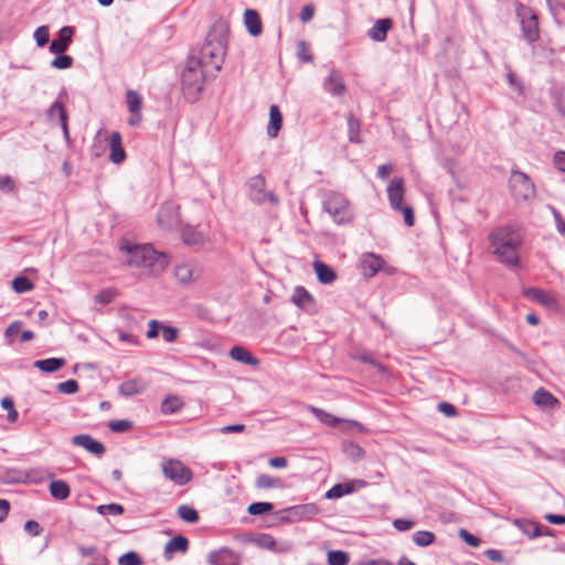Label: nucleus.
I'll use <instances>...</instances> for the list:
<instances>
[{
    "mask_svg": "<svg viewBox=\"0 0 565 565\" xmlns=\"http://www.w3.org/2000/svg\"><path fill=\"white\" fill-rule=\"evenodd\" d=\"M230 356L241 363L250 366H257L259 364V360L256 359L249 351L245 348L235 345L230 350Z\"/></svg>",
    "mask_w": 565,
    "mask_h": 565,
    "instance_id": "obj_27",
    "label": "nucleus"
},
{
    "mask_svg": "<svg viewBox=\"0 0 565 565\" xmlns=\"http://www.w3.org/2000/svg\"><path fill=\"white\" fill-rule=\"evenodd\" d=\"M24 530L32 536H38L42 532L41 525L36 521H33V520H29L25 522Z\"/></svg>",
    "mask_w": 565,
    "mask_h": 565,
    "instance_id": "obj_61",
    "label": "nucleus"
},
{
    "mask_svg": "<svg viewBox=\"0 0 565 565\" xmlns=\"http://www.w3.org/2000/svg\"><path fill=\"white\" fill-rule=\"evenodd\" d=\"M214 78L206 73L204 68L198 67L196 61H186V65L181 74L182 93L190 103L199 100L206 81Z\"/></svg>",
    "mask_w": 565,
    "mask_h": 565,
    "instance_id": "obj_4",
    "label": "nucleus"
},
{
    "mask_svg": "<svg viewBox=\"0 0 565 565\" xmlns=\"http://www.w3.org/2000/svg\"><path fill=\"white\" fill-rule=\"evenodd\" d=\"M516 17L520 20L523 36L529 43L539 40L537 17L531 8L519 3L516 6Z\"/></svg>",
    "mask_w": 565,
    "mask_h": 565,
    "instance_id": "obj_8",
    "label": "nucleus"
},
{
    "mask_svg": "<svg viewBox=\"0 0 565 565\" xmlns=\"http://www.w3.org/2000/svg\"><path fill=\"white\" fill-rule=\"evenodd\" d=\"M96 510L102 515H106V514L121 515L125 511L124 507L118 503L102 504V505H98Z\"/></svg>",
    "mask_w": 565,
    "mask_h": 565,
    "instance_id": "obj_46",
    "label": "nucleus"
},
{
    "mask_svg": "<svg viewBox=\"0 0 565 565\" xmlns=\"http://www.w3.org/2000/svg\"><path fill=\"white\" fill-rule=\"evenodd\" d=\"M160 466L163 476L175 486H185L193 478L192 470L179 459H163Z\"/></svg>",
    "mask_w": 565,
    "mask_h": 565,
    "instance_id": "obj_7",
    "label": "nucleus"
},
{
    "mask_svg": "<svg viewBox=\"0 0 565 565\" xmlns=\"http://www.w3.org/2000/svg\"><path fill=\"white\" fill-rule=\"evenodd\" d=\"M162 338L166 342L172 343L179 337V329L172 326H161Z\"/></svg>",
    "mask_w": 565,
    "mask_h": 565,
    "instance_id": "obj_53",
    "label": "nucleus"
},
{
    "mask_svg": "<svg viewBox=\"0 0 565 565\" xmlns=\"http://www.w3.org/2000/svg\"><path fill=\"white\" fill-rule=\"evenodd\" d=\"M117 295L118 291L115 288H106L95 296V301L102 305H108L116 298Z\"/></svg>",
    "mask_w": 565,
    "mask_h": 565,
    "instance_id": "obj_43",
    "label": "nucleus"
},
{
    "mask_svg": "<svg viewBox=\"0 0 565 565\" xmlns=\"http://www.w3.org/2000/svg\"><path fill=\"white\" fill-rule=\"evenodd\" d=\"M0 190L7 193L14 190V182L9 175H0Z\"/></svg>",
    "mask_w": 565,
    "mask_h": 565,
    "instance_id": "obj_62",
    "label": "nucleus"
},
{
    "mask_svg": "<svg viewBox=\"0 0 565 565\" xmlns=\"http://www.w3.org/2000/svg\"><path fill=\"white\" fill-rule=\"evenodd\" d=\"M317 278L321 284H332L337 275L334 270L322 262H316L313 264Z\"/></svg>",
    "mask_w": 565,
    "mask_h": 565,
    "instance_id": "obj_34",
    "label": "nucleus"
},
{
    "mask_svg": "<svg viewBox=\"0 0 565 565\" xmlns=\"http://www.w3.org/2000/svg\"><path fill=\"white\" fill-rule=\"evenodd\" d=\"M459 537H461L469 546L478 547L481 543L480 539L472 535L465 529H460L458 532Z\"/></svg>",
    "mask_w": 565,
    "mask_h": 565,
    "instance_id": "obj_55",
    "label": "nucleus"
},
{
    "mask_svg": "<svg viewBox=\"0 0 565 565\" xmlns=\"http://www.w3.org/2000/svg\"><path fill=\"white\" fill-rule=\"evenodd\" d=\"M282 125V115L277 105H271L269 108V122L267 126V134L269 137H277Z\"/></svg>",
    "mask_w": 565,
    "mask_h": 565,
    "instance_id": "obj_26",
    "label": "nucleus"
},
{
    "mask_svg": "<svg viewBox=\"0 0 565 565\" xmlns=\"http://www.w3.org/2000/svg\"><path fill=\"white\" fill-rule=\"evenodd\" d=\"M414 543L419 547H426L434 543L435 534L430 531H417L413 534Z\"/></svg>",
    "mask_w": 565,
    "mask_h": 565,
    "instance_id": "obj_41",
    "label": "nucleus"
},
{
    "mask_svg": "<svg viewBox=\"0 0 565 565\" xmlns=\"http://www.w3.org/2000/svg\"><path fill=\"white\" fill-rule=\"evenodd\" d=\"M55 115L60 119V124H61L64 137L66 139H68L70 132H68V126H67V113L65 110L64 105L61 102H58V100L54 102L50 106V108L47 109V117H49V119L52 120Z\"/></svg>",
    "mask_w": 565,
    "mask_h": 565,
    "instance_id": "obj_24",
    "label": "nucleus"
},
{
    "mask_svg": "<svg viewBox=\"0 0 565 565\" xmlns=\"http://www.w3.org/2000/svg\"><path fill=\"white\" fill-rule=\"evenodd\" d=\"M507 79H508L509 85L512 88H514L520 95L523 94V85L513 72H511V71L508 72Z\"/></svg>",
    "mask_w": 565,
    "mask_h": 565,
    "instance_id": "obj_59",
    "label": "nucleus"
},
{
    "mask_svg": "<svg viewBox=\"0 0 565 565\" xmlns=\"http://www.w3.org/2000/svg\"><path fill=\"white\" fill-rule=\"evenodd\" d=\"M255 484L259 489H270V488L282 487V482L280 479L274 478L269 475H259L256 479Z\"/></svg>",
    "mask_w": 565,
    "mask_h": 565,
    "instance_id": "obj_39",
    "label": "nucleus"
},
{
    "mask_svg": "<svg viewBox=\"0 0 565 565\" xmlns=\"http://www.w3.org/2000/svg\"><path fill=\"white\" fill-rule=\"evenodd\" d=\"M554 163L559 171L565 172V151L555 153Z\"/></svg>",
    "mask_w": 565,
    "mask_h": 565,
    "instance_id": "obj_64",
    "label": "nucleus"
},
{
    "mask_svg": "<svg viewBox=\"0 0 565 565\" xmlns=\"http://www.w3.org/2000/svg\"><path fill=\"white\" fill-rule=\"evenodd\" d=\"M383 260L380 256L367 253L362 256L361 266L365 277H373L382 268Z\"/></svg>",
    "mask_w": 565,
    "mask_h": 565,
    "instance_id": "obj_19",
    "label": "nucleus"
},
{
    "mask_svg": "<svg viewBox=\"0 0 565 565\" xmlns=\"http://www.w3.org/2000/svg\"><path fill=\"white\" fill-rule=\"evenodd\" d=\"M393 22L391 19H380L373 26L367 31V35L376 42H383L386 40L388 30L392 28Z\"/></svg>",
    "mask_w": 565,
    "mask_h": 565,
    "instance_id": "obj_23",
    "label": "nucleus"
},
{
    "mask_svg": "<svg viewBox=\"0 0 565 565\" xmlns=\"http://www.w3.org/2000/svg\"><path fill=\"white\" fill-rule=\"evenodd\" d=\"M201 275V269L192 262L181 263L174 268V277L182 285L195 281Z\"/></svg>",
    "mask_w": 565,
    "mask_h": 565,
    "instance_id": "obj_13",
    "label": "nucleus"
},
{
    "mask_svg": "<svg viewBox=\"0 0 565 565\" xmlns=\"http://www.w3.org/2000/svg\"><path fill=\"white\" fill-rule=\"evenodd\" d=\"M347 120H348L349 141L352 143H361L362 140L360 138V129H361L360 120L352 113H349Z\"/></svg>",
    "mask_w": 565,
    "mask_h": 565,
    "instance_id": "obj_36",
    "label": "nucleus"
},
{
    "mask_svg": "<svg viewBox=\"0 0 565 565\" xmlns=\"http://www.w3.org/2000/svg\"><path fill=\"white\" fill-rule=\"evenodd\" d=\"M228 24L226 21H216L206 35L204 44L193 51L189 61H196L198 67L204 68L210 76H216L224 63L227 50Z\"/></svg>",
    "mask_w": 565,
    "mask_h": 565,
    "instance_id": "obj_1",
    "label": "nucleus"
},
{
    "mask_svg": "<svg viewBox=\"0 0 565 565\" xmlns=\"http://www.w3.org/2000/svg\"><path fill=\"white\" fill-rule=\"evenodd\" d=\"M58 392L63 394H75L78 391V383L75 380H67L57 385Z\"/></svg>",
    "mask_w": 565,
    "mask_h": 565,
    "instance_id": "obj_54",
    "label": "nucleus"
},
{
    "mask_svg": "<svg viewBox=\"0 0 565 565\" xmlns=\"http://www.w3.org/2000/svg\"><path fill=\"white\" fill-rule=\"evenodd\" d=\"M22 326H23L22 321L15 320L6 329L4 335L8 339L9 343H12L11 337L13 334L18 333L20 331V329L22 328Z\"/></svg>",
    "mask_w": 565,
    "mask_h": 565,
    "instance_id": "obj_60",
    "label": "nucleus"
},
{
    "mask_svg": "<svg viewBox=\"0 0 565 565\" xmlns=\"http://www.w3.org/2000/svg\"><path fill=\"white\" fill-rule=\"evenodd\" d=\"M158 223L164 230H172L180 223V206L174 202H166L158 212Z\"/></svg>",
    "mask_w": 565,
    "mask_h": 565,
    "instance_id": "obj_11",
    "label": "nucleus"
},
{
    "mask_svg": "<svg viewBox=\"0 0 565 565\" xmlns=\"http://www.w3.org/2000/svg\"><path fill=\"white\" fill-rule=\"evenodd\" d=\"M509 190L516 201L527 202L535 198L536 190L531 178L523 171L512 169L509 177Z\"/></svg>",
    "mask_w": 565,
    "mask_h": 565,
    "instance_id": "obj_5",
    "label": "nucleus"
},
{
    "mask_svg": "<svg viewBox=\"0 0 565 565\" xmlns=\"http://www.w3.org/2000/svg\"><path fill=\"white\" fill-rule=\"evenodd\" d=\"M274 505L269 502H254L248 505L247 511L250 515H260L270 512Z\"/></svg>",
    "mask_w": 565,
    "mask_h": 565,
    "instance_id": "obj_44",
    "label": "nucleus"
},
{
    "mask_svg": "<svg viewBox=\"0 0 565 565\" xmlns=\"http://www.w3.org/2000/svg\"><path fill=\"white\" fill-rule=\"evenodd\" d=\"M315 14L313 4L309 3L302 7L301 12L299 14V19L302 23H307L312 20Z\"/></svg>",
    "mask_w": 565,
    "mask_h": 565,
    "instance_id": "obj_58",
    "label": "nucleus"
},
{
    "mask_svg": "<svg viewBox=\"0 0 565 565\" xmlns=\"http://www.w3.org/2000/svg\"><path fill=\"white\" fill-rule=\"evenodd\" d=\"M73 65V57L64 53L51 61V66L57 70H66Z\"/></svg>",
    "mask_w": 565,
    "mask_h": 565,
    "instance_id": "obj_48",
    "label": "nucleus"
},
{
    "mask_svg": "<svg viewBox=\"0 0 565 565\" xmlns=\"http://www.w3.org/2000/svg\"><path fill=\"white\" fill-rule=\"evenodd\" d=\"M404 180L402 178H394L387 186V198L390 205L393 210L402 209L404 199Z\"/></svg>",
    "mask_w": 565,
    "mask_h": 565,
    "instance_id": "obj_15",
    "label": "nucleus"
},
{
    "mask_svg": "<svg viewBox=\"0 0 565 565\" xmlns=\"http://www.w3.org/2000/svg\"><path fill=\"white\" fill-rule=\"evenodd\" d=\"M494 254L510 267H519V247L522 243L521 235L511 226H502L494 230L490 236Z\"/></svg>",
    "mask_w": 565,
    "mask_h": 565,
    "instance_id": "obj_3",
    "label": "nucleus"
},
{
    "mask_svg": "<svg viewBox=\"0 0 565 565\" xmlns=\"http://www.w3.org/2000/svg\"><path fill=\"white\" fill-rule=\"evenodd\" d=\"M355 483H358L359 487L365 486V481L363 480H355L347 483H337L326 492L324 497L327 499H339L344 494H350L355 490Z\"/></svg>",
    "mask_w": 565,
    "mask_h": 565,
    "instance_id": "obj_21",
    "label": "nucleus"
},
{
    "mask_svg": "<svg viewBox=\"0 0 565 565\" xmlns=\"http://www.w3.org/2000/svg\"><path fill=\"white\" fill-rule=\"evenodd\" d=\"M308 409L324 425L333 427L341 422L340 418L316 406H309Z\"/></svg>",
    "mask_w": 565,
    "mask_h": 565,
    "instance_id": "obj_38",
    "label": "nucleus"
},
{
    "mask_svg": "<svg viewBox=\"0 0 565 565\" xmlns=\"http://www.w3.org/2000/svg\"><path fill=\"white\" fill-rule=\"evenodd\" d=\"M12 287L17 292H26L33 289V284L24 276L15 277Z\"/></svg>",
    "mask_w": 565,
    "mask_h": 565,
    "instance_id": "obj_47",
    "label": "nucleus"
},
{
    "mask_svg": "<svg viewBox=\"0 0 565 565\" xmlns=\"http://www.w3.org/2000/svg\"><path fill=\"white\" fill-rule=\"evenodd\" d=\"M183 402L177 395L167 396L161 404V412L163 414H174L183 407Z\"/></svg>",
    "mask_w": 565,
    "mask_h": 565,
    "instance_id": "obj_37",
    "label": "nucleus"
},
{
    "mask_svg": "<svg viewBox=\"0 0 565 565\" xmlns=\"http://www.w3.org/2000/svg\"><path fill=\"white\" fill-rule=\"evenodd\" d=\"M247 541L255 544L259 548L268 550L270 552H278L276 540L270 534H267V533L254 534Z\"/></svg>",
    "mask_w": 565,
    "mask_h": 565,
    "instance_id": "obj_30",
    "label": "nucleus"
},
{
    "mask_svg": "<svg viewBox=\"0 0 565 565\" xmlns=\"http://www.w3.org/2000/svg\"><path fill=\"white\" fill-rule=\"evenodd\" d=\"M118 390L122 396L130 397V396L142 393L146 390V384L143 381H141L139 379H134V380L122 382L119 385Z\"/></svg>",
    "mask_w": 565,
    "mask_h": 565,
    "instance_id": "obj_32",
    "label": "nucleus"
},
{
    "mask_svg": "<svg viewBox=\"0 0 565 565\" xmlns=\"http://www.w3.org/2000/svg\"><path fill=\"white\" fill-rule=\"evenodd\" d=\"M72 443L75 446L83 447L88 452H90L97 457L103 456L106 451L105 446L100 441L94 439L88 434H81V435L74 436L72 438Z\"/></svg>",
    "mask_w": 565,
    "mask_h": 565,
    "instance_id": "obj_14",
    "label": "nucleus"
},
{
    "mask_svg": "<svg viewBox=\"0 0 565 565\" xmlns=\"http://www.w3.org/2000/svg\"><path fill=\"white\" fill-rule=\"evenodd\" d=\"M523 294L526 298L547 308H553L557 305V300L554 296L540 288H527Z\"/></svg>",
    "mask_w": 565,
    "mask_h": 565,
    "instance_id": "obj_18",
    "label": "nucleus"
},
{
    "mask_svg": "<svg viewBox=\"0 0 565 565\" xmlns=\"http://www.w3.org/2000/svg\"><path fill=\"white\" fill-rule=\"evenodd\" d=\"M189 550V541L183 535H177L169 540L164 546V557L167 559L172 558V554L175 552L185 553Z\"/></svg>",
    "mask_w": 565,
    "mask_h": 565,
    "instance_id": "obj_25",
    "label": "nucleus"
},
{
    "mask_svg": "<svg viewBox=\"0 0 565 565\" xmlns=\"http://www.w3.org/2000/svg\"><path fill=\"white\" fill-rule=\"evenodd\" d=\"M318 512L319 508L313 503L295 505L281 511V520L287 522L309 520L312 516L317 515Z\"/></svg>",
    "mask_w": 565,
    "mask_h": 565,
    "instance_id": "obj_12",
    "label": "nucleus"
},
{
    "mask_svg": "<svg viewBox=\"0 0 565 565\" xmlns=\"http://www.w3.org/2000/svg\"><path fill=\"white\" fill-rule=\"evenodd\" d=\"M225 554H231L230 550L222 548L220 551H213L207 556V563L210 565H227L225 562Z\"/></svg>",
    "mask_w": 565,
    "mask_h": 565,
    "instance_id": "obj_45",
    "label": "nucleus"
},
{
    "mask_svg": "<svg viewBox=\"0 0 565 565\" xmlns=\"http://www.w3.org/2000/svg\"><path fill=\"white\" fill-rule=\"evenodd\" d=\"M265 179L258 174L248 180L249 199L256 204H263L268 201L271 205H278L279 199L273 192L265 191Z\"/></svg>",
    "mask_w": 565,
    "mask_h": 565,
    "instance_id": "obj_9",
    "label": "nucleus"
},
{
    "mask_svg": "<svg viewBox=\"0 0 565 565\" xmlns=\"http://www.w3.org/2000/svg\"><path fill=\"white\" fill-rule=\"evenodd\" d=\"M49 490L55 500H65L71 494L70 486L63 480H53L50 483Z\"/></svg>",
    "mask_w": 565,
    "mask_h": 565,
    "instance_id": "obj_35",
    "label": "nucleus"
},
{
    "mask_svg": "<svg viewBox=\"0 0 565 565\" xmlns=\"http://www.w3.org/2000/svg\"><path fill=\"white\" fill-rule=\"evenodd\" d=\"M323 88L333 96H341L345 93V84L342 75L335 70H331L324 79Z\"/></svg>",
    "mask_w": 565,
    "mask_h": 565,
    "instance_id": "obj_17",
    "label": "nucleus"
},
{
    "mask_svg": "<svg viewBox=\"0 0 565 565\" xmlns=\"http://www.w3.org/2000/svg\"><path fill=\"white\" fill-rule=\"evenodd\" d=\"M323 211H326L337 224L349 223L353 213L349 201L340 193L331 192L323 201Z\"/></svg>",
    "mask_w": 565,
    "mask_h": 565,
    "instance_id": "obj_6",
    "label": "nucleus"
},
{
    "mask_svg": "<svg viewBox=\"0 0 565 565\" xmlns=\"http://www.w3.org/2000/svg\"><path fill=\"white\" fill-rule=\"evenodd\" d=\"M162 323L158 320H150L149 321V329L147 331V338L148 339H154L159 334V329H161Z\"/></svg>",
    "mask_w": 565,
    "mask_h": 565,
    "instance_id": "obj_63",
    "label": "nucleus"
},
{
    "mask_svg": "<svg viewBox=\"0 0 565 565\" xmlns=\"http://www.w3.org/2000/svg\"><path fill=\"white\" fill-rule=\"evenodd\" d=\"M126 104L129 111L127 122L130 127H138L142 121V96L134 89H128L125 94Z\"/></svg>",
    "mask_w": 565,
    "mask_h": 565,
    "instance_id": "obj_10",
    "label": "nucleus"
},
{
    "mask_svg": "<svg viewBox=\"0 0 565 565\" xmlns=\"http://www.w3.org/2000/svg\"><path fill=\"white\" fill-rule=\"evenodd\" d=\"M181 238L188 246H201L205 242L204 235L190 225L181 230Z\"/></svg>",
    "mask_w": 565,
    "mask_h": 565,
    "instance_id": "obj_28",
    "label": "nucleus"
},
{
    "mask_svg": "<svg viewBox=\"0 0 565 565\" xmlns=\"http://www.w3.org/2000/svg\"><path fill=\"white\" fill-rule=\"evenodd\" d=\"M109 146V160L116 164L121 163L126 158V152L121 145V135L118 131H114L110 135Z\"/></svg>",
    "mask_w": 565,
    "mask_h": 565,
    "instance_id": "obj_22",
    "label": "nucleus"
},
{
    "mask_svg": "<svg viewBox=\"0 0 565 565\" xmlns=\"http://www.w3.org/2000/svg\"><path fill=\"white\" fill-rule=\"evenodd\" d=\"M72 36H73V28L63 26L58 31L57 39H54L51 42L50 47H49L50 52L54 53V54L64 53L68 49V46L72 42Z\"/></svg>",
    "mask_w": 565,
    "mask_h": 565,
    "instance_id": "obj_16",
    "label": "nucleus"
},
{
    "mask_svg": "<svg viewBox=\"0 0 565 565\" xmlns=\"http://www.w3.org/2000/svg\"><path fill=\"white\" fill-rule=\"evenodd\" d=\"M291 301L298 308L307 311H310L315 305V299L311 294L301 286L295 288Z\"/></svg>",
    "mask_w": 565,
    "mask_h": 565,
    "instance_id": "obj_20",
    "label": "nucleus"
},
{
    "mask_svg": "<svg viewBox=\"0 0 565 565\" xmlns=\"http://www.w3.org/2000/svg\"><path fill=\"white\" fill-rule=\"evenodd\" d=\"M132 427V423L127 419H117V420H110L108 423V428L113 433H125L129 430Z\"/></svg>",
    "mask_w": 565,
    "mask_h": 565,
    "instance_id": "obj_52",
    "label": "nucleus"
},
{
    "mask_svg": "<svg viewBox=\"0 0 565 565\" xmlns=\"http://www.w3.org/2000/svg\"><path fill=\"white\" fill-rule=\"evenodd\" d=\"M533 402L535 405L544 409L554 408L558 404L557 398L544 388L535 391L533 394Z\"/></svg>",
    "mask_w": 565,
    "mask_h": 565,
    "instance_id": "obj_31",
    "label": "nucleus"
},
{
    "mask_svg": "<svg viewBox=\"0 0 565 565\" xmlns=\"http://www.w3.org/2000/svg\"><path fill=\"white\" fill-rule=\"evenodd\" d=\"M395 211L403 213L404 222L407 226L414 225L415 218H414V211H413L412 206L402 205V209H395Z\"/></svg>",
    "mask_w": 565,
    "mask_h": 565,
    "instance_id": "obj_57",
    "label": "nucleus"
},
{
    "mask_svg": "<svg viewBox=\"0 0 565 565\" xmlns=\"http://www.w3.org/2000/svg\"><path fill=\"white\" fill-rule=\"evenodd\" d=\"M297 54H298V57L303 62L308 63V62L312 61V55L310 54L308 46H307L306 42H303V41L298 42Z\"/></svg>",
    "mask_w": 565,
    "mask_h": 565,
    "instance_id": "obj_56",
    "label": "nucleus"
},
{
    "mask_svg": "<svg viewBox=\"0 0 565 565\" xmlns=\"http://www.w3.org/2000/svg\"><path fill=\"white\" fill-rule=\"evenodd\" d=\"M34 40L38 44V46L42 47L49 43L50 40V32L49 26L41 25L34 31Z\"/></svg>",
    "mask_w": 565,
    "mask_h": 565,
    "instance_id": "obj_49",
    "label": "nucleus"
},
{
    "mask_svg": "<svg viewBox=\"0 0 565 565\" xmlns=\"http://www.w3.org/2000/svg\"><path fill=\"white\" fill-rule=\"evenodd\" d=\"M244 21L250 35L257 36L262 33V21L259 14L255 10L246 9L244 13Z\"/></svg>",
    "mask_w": 565,
    "mask_h": 565,
    "instance_id": "obj_29",
    "label": "nucleus"
},
{
    "mask_svg": "<svg viewBox=\"0 0 565 565\" xmlns=\"http://www.w3.org/2000/svg\"><path fill=\"white\" fill-rule=\"evenodd\" d=\"M13 476L10 477L9 481L14 483H24V482H39L38 478H31L30 472L13 470Z\"/></svg>",
    "mask_w": 565,
    "mask_h": 565,
    "instance_id": "obj_50",
    "label": "nucleus"
},
{
    "mask_svg": "<svg viewBox=\"0 0 565 565\" xmlns=\"http://www.w3.org/2000/svg\"><path fill=\"white\" fill-rule=\"evenodd\" d=\"M118 564L119 565H141L142 559L138 553L130 551L119 557Z\"/></svg>",
    "mask_w": 565,
    "mask_h": 565,
    "instance_id": "obj_51",
    "label": "nucleus"
},
{
    "mask_svg": "<svg viewBox=\"0 0 565 565\" xmlns=\"http://www.w3.org/2000/svg\"><path fill=\"white\" fill-rule=\"evenodd\" d=\"M127 252L126 264L148 275H159L168 266L167 256L156 252L150 244L121 246Z\"/></svg>",
    "mask_w": 565,
    "mask_h": 565,
    "instance_id": "obj_2",
    "label": "nucleus"
},
{
    "mask_svg": "<svg viewBox=\"0 0 565 565\" xmlns=\"http://www.w3.org/2000/svg\"><path fill=\"white\" fill-rule=\"evenodd\" d=\"M65 365V359L63 358H50L44 360H38L34 362V366L42 372L53 373Z\"/></svg>",
    "mask_w": 565,
    "mask_h": 565,
    "instance_id": "obj_33",
    "label": "nucleus"
},
{
    "mask_svg": "<svg viewBox=\"0 0 565 565\" xmlns=\"http://www.w3.org/2000/svg\"><path fill=\"white\" fill-rule=\"evenodd\" d=\"M349 561V554L343 551H330L328 553L329 565H347Z\"/></svg>",
    "mask_w": 565,
    "mask_h": 565,
    "instance_id": "obj_42",
    "label": "nucleus"
},
{
    "mask_svg": "<svg viewBox=\"0 0 565 565\" xmlns=\"http://www.w3.org/2000/svg\"><path fill=\"white\" fill-rule=\"evenodd\" d=\"M178 515L181 520L189 523H195L199 520L198 511L188 504H182L178 508Z\"/></svg>",
    "mask_w": 565,
    "mask_h": 565,
    "instance_id": "obj_40",
    "label": "nucleus"
}]
</instances>
